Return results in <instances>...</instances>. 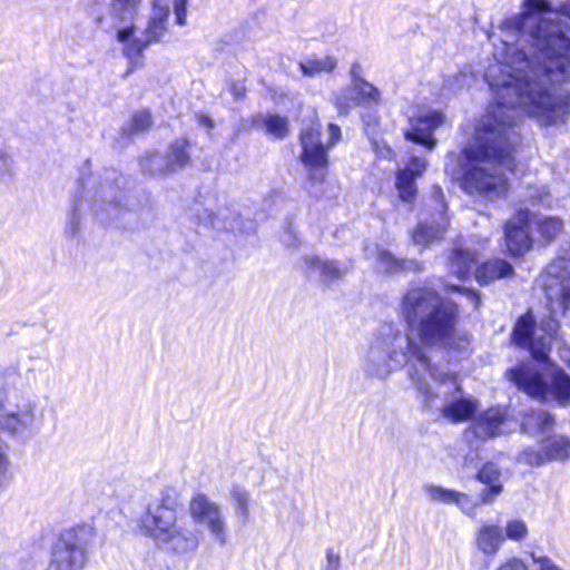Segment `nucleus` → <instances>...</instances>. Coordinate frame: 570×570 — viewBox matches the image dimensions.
I'll use <instances>...</instances> for the list:
<instances>
[{
    "label": "nucleus",
    "instance_id": "f257e3e1",
    "mask_svg": "<svg viewBox=\"0 0 570 570\" xmlns=\"http://www.w3.org/2000/svg\"><path fill=\"white\" fill-rule=\"evenodd\" d=\"M561 16L570 18V3L553 10L547 0H528L521 16L504 22L534 41L535 61L504 41L501 60L488 68L494 101L463 150L461 185L466 193L490 199L507 194L503 170H512L517 108L547 126L563 122L570 114V91L558 87L570 77V28L561 26Z\"/></svg>",
    "mask_w": 570,
    "mask_h": 570
},
{
    "label": "nucleus",
    "instance_id": "f03ea898",
    "mask_svg": "<svg viewBox=\"0 0 570 570\" xmlns=\"http://www.w3.org/2000/svg\"><path fill=\"white\" fill-rule=\"evenodd\" d=\"M401 313L405 322L417 330L419 342L394 332L390 326L385 327L379 336L371 341L365 352L364 372L371 377L382 380L397 366L411 362L414 367L411 377L421 392L428 395L432 392L426 376L441 385L450 383L459 392L455 375L432 366L424 350V346L460 348L466 343L465 337L456 336L459 316L456 304L444 301L433 288L415 286L403 296Z\"/></svg>",
    "mask_w": 570,
    "mask_h": 570
},
{
    "label": "nucleus",
    "instance_id": "7ed1b4c3",
    "mask_svg": "<svg viewBox=\"0 0 570 570\" xmlns=\"http://www.w3.org/2000/svg\"><path fill=\"white\" fill-rule=\"evenodd\" d=\"M177 505L176 491L164 489L148 504L141 521L142 531L159 547L179 553L194 551L199 546L202 532L178 518Z\"/></svg>",
    "mask_w": 570,
    "mask_h": 570
},
{
    "label": "nucleus",
    "instance_id": "20e7f679",
    "mask_svg": "<svg viewBox=\"0 0 570 570\" xmlns=\"http://www.w3.org/2000/svg\"><path fill=\"white\" fill-rule=\"evenodd\" d=\"M509 377L531 397L552 400L560 405L570 403V375L558 365L541 375L533 366L522 364L510 370Z\"/></svg>",
    "mask_w": 570,
    "mask_h": 570
},
{
    "label": "nucleus",
    "instance_id": "39448f33",
    "mask_svg": "<svg viewBox=\"0 0 570 570\" xmlns=\"http://www.w3.org/2000/svg\"><path fill=\"white\" fill-rule=\"evenodd\" d=\"M37 419V403L30 393L13 382L0 383V429L18 435L30 429Z\"/></svg>",
    "mask_w": 570,
    "mask_h": 570
},
{
    "label": "nucleus",
    "instance_id": "423d86ee",
    "mask_svg": "<svg viewBox=\"0 0 570 570\" xmlns=\"http://www.w3.org/2000/svg\"><path fill=\"white\" fill-rule=\"evenodd\" d=\"M94 538L90 527H79L65 531L52 553L55 570H83L87 564V550Z\"/></svg>",
    "mask_w": 570,
    "mask_h": 570
},
{
    "label": "nucleus",
    "instance_id": "0eeeda50",
    "mask_svg": "<svg viewBox=\"0 0 570 570\" xmlns=\"http://www.w3.org/2000/svg\"><path fill=\"white\" fill-rule=\"evenodd\" d=\"M558 327V323L550 318L543 321L540 328H535L532 314L527 313L515 324L512 340L519 346L528 347L535 360L544 361L548 358L551 338Z\"/></svg>",
    "mask_w": 570,
    "mask_h": 570
},
{
    "label": "nucleus",
    "instance_id": "6e6552de",
    "mask_svg": "<svg viewBox=\"0 0 570 570\" xmlns=\"http://www.w3.org/2000/svg\"><path fill=\"white\" fill-rule=\"evenodd\" d=\"M169 16V0H155L153 14L146 30V39L135 36V28L119 29L117 39L124 45V53L127 57H136L148 46L149 42L158 40L166 30V20Z\"/></svg>",
    "mask_w": 570,
    "mask_h": 570
},
{
    "label": "nucleus",
    "instance_id": "1a4fd4ad",
    "mask_svg": "<svg viewBox=\"0 0 570 570\" xmlns=\"http://www.w3.org/2000/svg\"><path fill=\"white\" fill-rule=\"evenodd\" d=\"M190 518L204 524L219 544L227 541V525L220 505L205 493L194 495L188 504Z\"/></svg>",
    "mask_w": 570,
    "mask_h": 570
},
{
    "label": "nucleus",
    "instance_id": "9d476101",
    "mask_svg": "<svg viewBox=\"0 0 570 570\" xmlns=\"http://www.w3.org/2000/svg\"><path fill=\"white\" fill-rule=\"evenodd\" d=\"M320 126H312L301 134L303 164L311 169V178L322 180L325 176L324 169L327 166L326 147L320 140Z\"/></svg>",
    "mask_w": 570,
    "mask_h": 570
},
{
    "label": "nucleus",
    "instance_id": "9b49d317",
    "mask_svg": "<svg viewBox=\"0 0 570 570\" xmlns=\"http://www.w3.org/2000/svg\"><path fill=\"white\" fill-rule=\"evenodd\" d=\"M530 213L517 212L505 224V245L511 255H523L532 246L529 234Z\"/></svg>",
    "mask_w": 570,
    "mask_h": 570
},
{
    "label": "nucleus",
    "instance_id": "f8f14e48",
    "mask_svg": "<svg viewBox=\"0 0 570 570\" xmlns=\"http://www.w3.org/2000/svg\"><path fill=\"white\" fill-rule=\"evenodd\" d=\"M443 121L444 116L441 112L422 111L411 117V128L405 131V138L432 149L435 145L432 131L441 126Z\"/></svg>",
    "mask_w": 570,
    "mask_h": 570
},
{
    "label": "nucleus",
    "instance_id": "ddd939ff",
    "mask_svg": "<svg viewBox=\"0 0 570 570\" xmlns=\"http://www.w3.org/2000/svg\"><path fill=\"white\" fill-rule=\"evenodd\" d=\"M568 458H570V440L562 435H553L543 440L539 451L528 449L523 452V459L530 465H541L547 461Z\"/></svg>",
    "mask_w": 570,
    "mask_h": 570
},
{
    "label": "nucleus",
    "instance_id": "4468645a",
    "mask_svg": "<svg viewBox=\"0 0 570 570\" xmlns=\"http://www.w3.org/2000/svg\"><path fill=\"white\" fill-rule=\"evenodd\" d=\"M428 163L424 158L412 157L405 168L395 174V187L399 197L403 202H412L416 196L415 179L426 170Z\"/></svg>",
    "mask_w": 570,
    "mask_h": 570
},
{
    "label": "nucleus",
    "instance_id": "2eb2a0df",
    "mask_svg": "<svg viewBox=\"0 0 570 570\" xmlns=\"http://www.w3.org/2000/svg\"><path fill=\"white\" fill-rule=\"evenodd\" d=\"M425 491L429 494L430 499L434 502H441L444 504H455L466 515H475V511L479 503L473 501V499L464 492L445 489L433 484L426 485Z\"/></svg>",
    "mask_w": 570,
    "mask_h": 570
},
{
    "label": "nucleus",
    "instance_id": "dca6fc26",
    "mask_svg": "<svg viewBox=\"0 0 570 570\" xmlns=\"http://www.w3.org/2000/svg\"><path fill=\"white\" fill-rule=\"evenodd\" d=\"M507 421L508 416L504 409L500 406L490 407L475 420L474 432L481 439L494 438L503 433Z\"/></svg>",
    "mask_w": 570,
    "mask_h": 570
},
{
    "label": "nucleus",
    "instance_id": "f3484780",
    "mask_svg": "<svg viewBox=\"0 0 570 570\" xmlns=\"http://www.w3.org/2000/svg\"><path fill=\"white\" fill-rule=\"evenodd\" d=\"M504 540L503 530L497 524L482 523L475 534V546L487 557H494Z\"/></svg>",
    "mask_w": 570,
    "mask_h": 570
},
{
    "label": "nucleus",
    "instance_id": "a211bd4d",
    "mask_svg": "<svg viewBox=\"0 0 570 570\" xmlns=\"http://www.w3.org/2000/svg\"><path fill=\"white\" fill-rule=\"evenodd\" d=\"M478 479L489 485V489L480 494L481 503H491L499 495L503 487L500 483V471L492 463H487L478 474Z\"/></svg>",
    "mask_w": 570,
    "mask_h": 570
},
{
    "label": "nucleus",
    "instance_id": "6ab92c4d",
    "mask_svg": "<svg viewBox=\"0 0 570 570\" xmlns=\"http://www.w3.org/2000/svg\"><path fill=\"white\" fill-rule=\"evenodd\" d=\"M512 266L502 259H492L482 264L475 271V278L481 284H489L495 279L512 275Z\"/></svg>",
    "mask_w": 570,
    "mask_h": 570
},
{
    "label": "nucleus",
    "instance_id": "aec40b11",
    "mask_svg": "<svg viewBox=\"0 0 570 570\" xmlns=\"http://www.w3.org/2000/svg\"><path fill=\"white\" fill-rule=\"evenodd\" d=\"M346 99H352L357 105L370 106L380 101V91L373 85L354 77L352 88L348 90Z\"/></svg>",
    "mask_w": 570,
    "mask_h": 570
},
{
    "label": "nucleus",
    "instance_id": "412c9836",
    "mask_svg": "<svg viewBox=\"0 0 570 570\" xmlns=\"http://www.w3.org/2000/svg\"><path fill=\"white\" fill-rule=\"evenodd\" d=\"M476 410V402L469 399H456L442 409V415L451 422L466 421Z\"/></svg>",
    "mask_w": 570,
    "mask_h": 570
},
{
    "label": "nucleus",
    "instance_id": "4be33fe9",
    "mask_svg": "<svg viewBox=\"0 0 570 570\" xmlns=\"http://www.w3.org/2000/svg\"><path fill=\"white\" fill-rule=\"evenodd\" d=\"M475 261V252H472L470 248H456L451 257L450 272L460 279H464L470 274Z\"/></svg>",
    "mask_w": 570,
    "mask_h": 570
},
{
    "label": "nucleus",
    "instance_id": "5701e85b",
    "mask_svg": "<svg viewBox=\"0 0 570 570\" xmlns=\"http://www.w3.org/2000/svg\"><path fill=\"white\" fill-rule=\"evenodd\" d=\"M377 262L380 268L385 273L421 269V266L417 262L395 258L391 253L386 250H379Z\"/></svg>",
    "mask_w": 570,
    "mask_h": 570
},
{
    "label": "nucleus",
    "instance_id": "b1692460",
    "mask_svg": "<svg viewBox=\"0 0 570 570\" xmlns=\"http://www.w3.org/2000/svg\"><path fill=\"white\" fill-rule=\"evenodd\" d=\"M230 498L235 517L240 523H247L250 519V493L242 487H234L230 491Z\"/></svg>",
    "mask_w": 570,
    "mask_h": 570
},
{
    "label": "nucleus",
    "instance_id": "393cba45",
    "mask_svg": "<svg viewBox=\"0 0 570 570\" xmlns=\"http://www.w3.org/2000/svg\"><path fill=\"white\" fill-rule=\"evenodd\" d=\"M535 227L540 238L550 243L563 230V220L556 216H541L535 219Z\"/></svg>",
    "mask_w": 570,
    "mask_h": 570
},
{
    "label": "nucleus",
    "instance_id": "a878e982",
    "mask_svg": "<svg viewBox=\"0 0 570 570\" xmlns=\"http://www.w3.org/2000/svg\"><path fill=\"white\" fill-rule=\"evenodd\" d=\"M255 124L276 139H282L288 134L287 120L277 115H261L256 118Z\"/></svg>",
    "mask_w": 570,
    "mask_h": 570
},
{
    "label": "nucleus",
    "instance_id": "bb28decb",
    "mask_svg": "<svg viewBox=\"0 0 570 570\" xmlns=\"http://www.w3.org/2000/svg\"><path fill=\"white\" fill-rule=\"evenodd\" d=\"M306 264H308L311 269L320 273L324 283H331L335 279H338L344 274V271L338 267L336 263L322 261L318 257L306 258Z\"/></svg>",
    "mask_w": 570,
    "mask_h": 570
},
{
    "label": "nucleus",
    "instance_id": "cd10ccee",
    "mask_svg": "<svg viewBox=\"0 0 570 570\" xmlns=\"http://www.w3.org/2000/svg\"><path fill=\"white\" fill-rule=\"evenodd\" d=\"M187 147L188 142L185 139L177 140L170 146L166 158L169 171L183 168L189 163L190 157Z\"/></svg>",
    "mask_w": 570,
    "mask_h": 570
},
{
    "label": "nucleus",
    "instance_id": "c85d7f7f",
    "mask_svg": "<svg viewBox=\"0 0 570 570\" xmlns=\"http://www.w3.org/2000/svg\"><path fill=\"white\" fill-rule=\"evenodd\" d=\"M553 417L546 411H534L527 414L522 421V426L527 431L544 432L553 425Z\"/></svg>",
    "mask_w": 570,
    "mask_h": 570
},
{
    "label": "nucleus",
    "instance_id": "c756f323",
    "mask_svg": "<svg viewBox=\"0 0 570 570\" xmlns=\"http://www.w3.org/2000/svg\"><path fill=\"white\" fill-rule=\"evenodd\" d=\"M299 67L305 76L315 77L322 72L333 71L336 67V60L333 57H324L301 62Z\"/></svg>",
    "mask_w": 570,
    "mask_h": 570
},
{
    "label": "nucleus",
    "instance_id": "7c9ffc66",
    "mask_svg": "<svg viewBox=\"0 0 570 570\" xmlns=\"http://www.w3.org/2000/svg\"><path fill=\"white\" fill-rule=\"evenodd\" d=\"M139 4L140 0H112L111 18L118 21L129 20L135 16Z\"/></svg>",
    "mask_w": 570,
    "mask_h": 570
},
{
    "label": "nucleus",
    "instance_id": "2f4dec72",
    "mask_svg": "<svg viewBox=\"0 0 570 570\" xmlns=\"http://www.w3.org/2000/svg\"><path fill=\"white\" fill-rule=\"evenodd\" d=\"M444 225L430 226L421 224L413 233V240L416 244L428 245L434 239H439L445 232Z\"/></svg>",
    "mask_w": 570,
    "mask_h": 570
},
{
    "label": "nucleus",
    "instance_id": "473e14b6",
    "mask_svg": "<svg viewBox=\"0 0 570 570\" xmlns=\"http://www.w3.org/2000/svg\"><path fill=\"white\" fill-rule=\"evenodd\" d=\"M503 534L505 539L519 542L527 539L529 529L523 520L512 519L507 522Z\"/></svg>",
    "mask_w": 570,
    "mask_h": 570
},
{
    "label": "nucleus",
    "instance_id": "72a5a7b5",
    "mask_svg": "<svg viewBox=\"0 0 570 570\" xmlns=\"http://www.w3.org/2000/svg\"><path fill=\"white\" fill-rule=\"evenodd\" d=\"M548 274L559 279L570 277V252L564 256L558 257L548 266Z\"/></svg>",
    "mask_w": 570,
    "mask_h": 570
},
{
    "label": "nucleus",
    "instance_id": "f704fd0d",
    "mask_svg": "<svg viewBox=\"0 0 570 570\" xmlns=\"http://www.w3.org/2000/svg\"><path fill=\"white\" fill-rule=\"evenodd\" d=\"M548 297L551 299L553 311L559 308L563 315L570 312V284L561 282L557 297L553 299L549 293Z\"/></svg>",
    "mask_w": 570,
    "mask_h": 570
},
{
    "label": "nucleus",
    "instance_id": "c9c22d12",
    "mask_svg": "<svg viewBox=\"0 0 570 570\" xmlns=\"http://www.w3.org/2000/svg\"><path fill=\"white\" fill-rule=\"evenodd\" d=\"M141 166L145 170L149 171L153 175L169 171L166 159L158 154H151L144 158V160L141 161Z\"/></svg>",
    "mask_w": 570,
    "mask_h": 570
},
{
    "label": "nucleus",
    "instance_id": "e433bc0d",
    "mask_svg": "<svg viewBox=\"0 0 570 570\" xmlns=\"http://www.w3.org/2000/svg\"><path fill=\"white\" fill-rule=\"evenodd\" d=\"M151 126V116L148 111L141 110L136 112L128 124L130 134H138L146 131Z\"/></svg>",
    "mask_w": 570,
    "mask_h": 570
},
{
    "label": "nucleus",
    "instance_id": "4c0bfd02",
    "mask_svg": "<svg viewBox=\"0 0 570 570\" xmlns=\"http://www.w3.org/2000/svg\"><path fill=\"white\" fill-rule=\"evenodd\" d=\"M495 570H528V567L523 560L510 558L502 562Z\"/></svg>",
    "mask_w": 570,
    "mask_h": 570
},
{
    "label": "nucleus",
    "instance_id": "58836bf2",
    "mask_svg": "<svg viewBox=\"0 0 570 570\" xmlns=\"http://www.w3.org/2000/svg\"><path fill=\"white\" fill-rule=\"evenodd\" d=\"M188 0H174V10L176 16V22L179 26L186 23V6Z\"/></svg>",
    "mask_w": 570,
    "mask_h": 570
},
{
    "label": "nucleus",
    "instance_id": "ea45409f",
    "mask_svg": "<svg viewBox=\"0 0 570 570\" xmlns=\"http://www.w3.org/2000/svg\"><path fill=\"white\" fill-rule=\"evenodd\" d=\"M532 560L539 566V570H561L551 559L544 556L532 554Z\"/></svg>",
    "mask_w": 570,
    "mask_h": 570
},
{
    "label": "nucleus",
    "instance_id": "a19ab883",
    "mask_svg": "<svg viewBox=\"0 0 570 570\" xmlns=\"http://www.w3.org/2000/svg\"><path fill=\"white\" fill-rule=\"evenodd\" d=\"M326 567L325 570H340L341 568V557L338 553L333 550H328L326 553Z\"/></svg>",
    "mask_w": 570,
    "mask_h": 570
},
{
    "label": "nucleus",
    "instance_id": "79ce46f5",
    "mask_svg": "<svg viewBox=\"0 0 570 570\" xmlns=\"http://www.w3.org/2000/svg\"><path fill=\"white\" fill-rule=\"evenodd\" d=\"M373 148L379 157L391 158L393 156V150L383 141H374Z\"/></svg>",
    "mask_w": 570,
    "mask_h": 570
},
{
    "label": "nucleus",
    "instance_id": "37998d69",
    "mask_svg": "<svg viewBox=\"0 0 570 570\" xmlns=\"http://www.w3.org/2000/svg\"><path fill=\"white\" fill-rule=\"evenodd\" d=\"M328 135L330 139L326 144V149L331 148L333 145H335L341 139V129L333 124L328 125Z\"/></svg>",
    "mask_w": 570,
    "mask_h": 570
},
{
    "label": "nucleus",
    "instance_id": "c03bdc74",
    "mask_svg": "<svg viewBox=\"0 0 570 570\" xmlns=\"http://www.w3.org/2000/svg\"><path fill=\"white\" fill-rule=\"evenodd\" d=\"M450 288H453L455 291H463L468 298L471 301V303L474 305L475 308L480 305V297L476 293H474L471 289L461 288L458 285L446 284Z\"/></svg>",
    "mask_w": 570,
    "mask_h": 570
},
{
    "label": "nucleus",
    "instance_id": "a18cd8bd",
    "mask_svg": "<svg viewBox=\"0 0 570 570\" xmlns=\"http://www.w3.org/2000/svg\"><path fill=\"white\" fill-rule=\"evenodd\" d=\"M561 362L570 368V346L563 345L558 351Z\"/></svg>",
    "mask_w": 570,
    "mask_h": 570
},
{
    "label": "nucleus",
    "instance_id": "49530a36",
    "mask_svg": "<svg viewBox=\"0 0 570 570\" xmlns=\"http://www.w3.org/2000/svg\"><path fill=\"white\" fill-rule=\"evenodd\" d=\"M9 159L4 154L0 153V174L8 170Z\"/></svg>",
    "mask_w": 570,
    "mask_h": 570
},
{
    "label": "nucleus",
    "instance_id": "de8ad7c7",
    "mask_svg": "<svg viewBox=\"0 0 570 570\" xmlns=\"http://www.w3.org/2000/svg\"><path fill=\"white\" fill-rule=\"evenodd\" d=\"M549 195L548 190L546 188H541L538 190L537 195L530 194L527 198L528 199H543Z\"/></svg>",
    "mask_w": 570,
    "mask_h": 570
},
{
    "label": "nucleus",
    "instance_id": "09e8293b",
    "mask_svg": "<svg viewBox=\"0 0 570 570\" xmlns=\"http://www.w3.org/2000/svg\"><path fill=\"white\" fill-rule=\"evenodd\" d=\"M336 105L341 112L347 111V105H346V102L343 101V99H341V98L337 99Z\"/></svg>",
    "mask_w": 570,
    "mask_h": 570
},
{
    "label": "nucleus",
    "instance_id": "8fccbe9b",
    "mask_svg": "<svg viewBox=\"0 0 570 570\" xmlns=\"http://www.w3.org/2000/svg\"><path fill=\"white\" fill-rule=\"evenodd\" d=\"M433 197H435L436 199H442L443 195H442V191L439 187H434L433 189Z\"/></svg>",
    "mask_w": 570,
    "mask_h": 570
},
{
    "label": "nucleus",
    "instance_id": "3c124183",
    "mask_svg": "<svg viewBox=\"0 0 570 570\" xmlns=\"http://www.w3.org/2000/svg\"><path fill=\"white\" fill-rule=\"evenodd\" d=\"M205 125H207L208 127H213L212 120L208 118H205Z\"/></svg>",
    "mask_w": 570,
    "mask_h": 570
}]
</instances>
